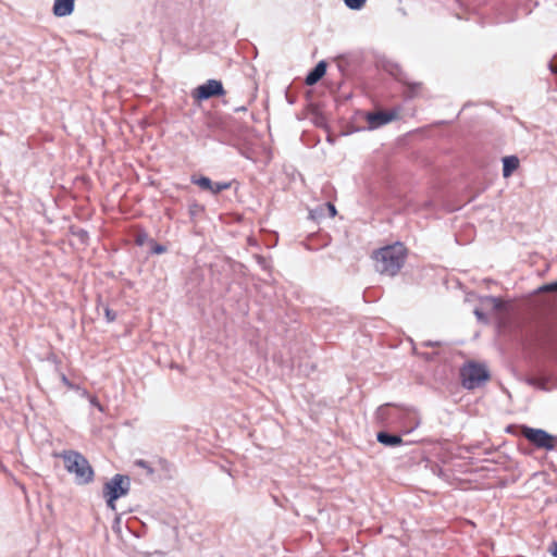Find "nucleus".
<instances>
[{
    "label": "nucleus",
    "mask_w": 557,
    "mask_h": 557,
    "mask_svg": "<svg viewBox=\"0 0 557 557\" xmlns=\"http://www.w3.org/2000/svg\"><path fill=\"white\" fill-rule=\"evenodd\" d=\"M406 258L407 249L399 242L381 247L372 253L375 271L387 276H395L404 267Z\"/></svg>",
    "instance_id": "obj_1"
},
{
    "label": "nucleus",
    "mask_w": 557,
    "mask_h": 557,
    "mask_svg": "<svg viewBox=\"0 0 557 557\" xmlns=\"http://www.w3.org/2000/svg\"><path fill=\"white\" fill-rule=\"evenodd\" d=\"M59 456L63 459L66 471L74 475L77 484H88L94 480V470L81 453L64 450Z\"/></svg>",
    "instance_id": "obj_2"
},
{
    "label": "nucleus",
    "mask_w": 557,
    "mask_h": 557,
    "mask_svg": "<svg viewBox=\"0 0 557 557\" xmlns=\"http://www.w3.org/2000/svg\"><path fill=\"white\" fill-rule=\"evenodd\" d=\"M131 488V480L127 475L115 474L103 486V497L107 506L112 510H116V499L128 494Z\"/></svg>",
    "instance_id": "obj_3"
},
{
    "label": "nucleus",
    "mask_w": 557,
    "mask_h": 557,
    "mask_svg": "<svg viewBox=\"0 0 557 557\" xmlns=\"http://www.w3.org/2000/svg\"><path fill=\"white\" fill-rule=\"evenodd\" d=\"M462 386L467 389H474L490 379V372L484 364L468 362L460 370Z\"/></svg>",
    "instance_id": "obj_4"
},
{
    "label": "nucleus",
    "mask_w": 557,
    "mask_h": 557,
    "mask_svg": "<svg viewBox=\"0 0 557 557\" xmlns=\"http://www.w3.org/2000/svg\"><path fill=\"white\" fill-rule=\"evenodd\" d=\"M524 437L540 448L554 449L553 436L542 429L524 428Z\"/></svg>",
    "instance_id": "obj_5"
},
{
    "label": "nucleus",
    "mask_w": 557,
    "mask_h": 557,
    "mask_svg": "<svg viewBox=\"0 0 557 557\" xmlns=\"http://www.w3.org/2000/svg\"><path fill=\"white\" fill-rule=\"evenodd\" d=\"M222 95H224L223 85L216 79H209L196 89V98L198 100H206L212 96Z\"/></svg>",
    "instance_id": "obj_6"
},
{
    "label": "nucleus",
    "mask_w": 557,
    "mask_h": 557,
    "mask_svg": "<svg viewBox=\"0 0 557 557\" xmlns=\"http://www.w3.org/2000/svg\"><path fill=\"white\" fill-rule=\"evenodd\" d=\"M397 112H374V113H368L366 119L368 121V128L369 129H375L379 128L393 120L397 117Z\"/></svg>",
    "instance_id": "obj_7"
},
{
    "label": "nucleus",
    "mask_w": 557,
    "mask_h": 557,
    "mask_svg": "<svg viewBox=\"0 0 557 557\" xmlns=\"http://www.w3.org/2000/svg\"><path fill=\"white\" fill-rule=\"evenodd\" d=\"M75 7V0H54L53 14L57 17H64L72 14Z\"/></svg>",
    "instance_id": "obj_8"
},
{
    "label": "nucleus",
    "mask_w": 557,
    "mask_h": 557,
    "mask_svg": "<svg viewBox=\"0 0 557 557\" xmlns=\"http://www.w3.org/2000/svg\"><path fill=\"white\" fill-rule=\"evenodd\" d=\"M326 72V63L324 61H320L314 69L308 73L306 77V84L311 86L319 82Z\"/></svg>",
    "instance_id": "obj_9"
},
{
    "label": "nucleus",
    "mask_w": 557,
    "mask_h": 557,
    "mask_svg": "<svg viewBox=\"0 0 557 557\" xmlns=\"http://www.w3.org/2000/svg\"><path fill=\"white\" fill-rule=\"evenodd\" d=\"M519 166V159L516 156H508L503 159V176L509 177Z\"/></svg>",
    "instance_id": "obj_10"
},
{
    "label": "nucleus",
    "mask_w": 557,
    "mask_h": 557,
    "mask_svg": "<svg viewBox=\"0 0 557 557\" xmlns=\"http://www.w3.org/2000/svg\"><path fill=\"white\" fill-rule=\"evenodd\" d=\"M376 440L379 443L385 446H398L403 443V440L398 435L388 434L385 432L377 433Z\"/></svg>",
    "instance_id": "obj_11"
},
{
    "label": "nucleus",
    "mask_w": 557,
    "mask_h": 557,
    "mask_svg": "<svg viewBox=\"0 0 557 557\" xmlns=\"http://www.w3.org/2000/svg\"><path fill=\"white\" fill-rule=\"evenodd\" d=\"M527 384H529L530 386H533L537 389H541V391H544V392H548L550 391V388L547 386V382L548 380L547 379H536V377H529L525 380Z\"/></svg>",
    "instance_id": "obj_12"
},
{
    "label": "nucleus",
    "mask_w": 557,
    "mask_h": 557,
    "mask_svg": "<svg viewBox=\"0 0 557 557\" xmlns=\"http://www.w3.org/2000/svg\"><path fill=\"white\" fill-rule=\"evenodd\" d=\"M481 301H482L483 307H485V308L493 307L494 309H499L502 306L500 300L498 298L492 297V296L484 297V298H482Z\"/></svg>",
    "instance_id": "obj_13"
},
{
    "label": "nucleus",
    "mask_w": 557,
    "mask_h": 557,
    "mask_svg": "<svg viewBox=\"0 0 557 557\" xmlns=\"http://www.w3.org/2000/svg\"><path fill=\"white\" fill-rule=\"evenodd\" d=\"M193 183L198 185L200 188L209 190L212 188V182L209 177L201 176L199 178H193Z\"/></svg>",
    "instance_id": "obj_14"
},
{
    "label": "nucleus",
    "mask_w": 557,
    "mask_h": 557,
    "mask_svg": "<svg viewBox=\"0 0 557 557\" xmlns=\"http://www.w3.org/2000/svg\"><path fill=\"white\" fill-rule=\"evenodd\" d=\"M367 0H344L345 5L350 10H360Z\"/></svg>",
    "instance_id": "obj_15"
},
{
    "label": "nucleus",
    "mask_w": 557,
    "mask_h": 557,
    "mask_svg": "<svg viewBox=\"0 0 557 557\" xmlns=\"http://www.w3.org/2000/svg\"><path fill=\"white\" fill-rule=\"evenodd\" d=\"M231 184L230 183H212V188L210 189V191L214 195L219 194L220 191L222 190H225L227 188H230Z\"/></svg>",
    "instance_id": "obj_16"
},
{
    "label": "nucleus",
    "mask_w": 557,
    "mask_h": 557,
    "mask_svg": "<svg viewBox=\"0 0 557 557\" xmlns=\"http://www.w3.org/2000/svg\"><path fill=\"white\" fill-rule=\"evenodd\" d=\"M537 290L541 292V293L556 292L557 290V281L553 282V283H549V284L542 285V286L539 287Z\"/></svg>",
    "instance_id": "obj_17"
},
{
    "label": "nucleus",
    "mask_w": 557,
    "mask_h": 557,
    "mask_svg": "<svg viewBox=\"0 0 557 557\" xmlns=\"http://www.w3.org/2000/svg\"><path fill=\"white\" fill-rule=\"evenodd\" d=\"M104 314L108 322H113L116 318L114 311H112L108 306L104 307Z\"/></svg>",
    "instance_id": "obj_18"
},
{
    "label": "nucleus",
    "mask_w": 557,
    "mask_h": 557,
    "mask_svg": "<svg viewBox=\"0 0 557 557\" xmlns=\"http://www.w3.org/2000/svg\"><path fill=\"white\" fill-rule=\"evenodd\" d=\"M136 466H138V467H140V468H143V469L147 470V472H148L149 474H152V473H153L152 468H151V467H150V466H149L145 460H141V459H140V460H137V461H136Z\"/></svg>",
    "instance_id": "obj_19"
},
{
    "label": "nucleus",
    "mask_w": 557,
    "mask_h": 557,
    "mask_svg": "<svg viewBox=\"0 0 557 557\" xmlns=\"http://www.w3.org/2000/svg\"><path fill=\"white\" fill-rule=\"evenodd\" d=\"M88 400L91 406L96 407L101 412L103 411V407L101 406V404L98 401V399L95 396H90Z\"/></svg>",
    "instance_id": "obj_20"
},
{
    "label": "nucleus",
    "mask_w": 557,
    "mask_h": 557,
    "mask_svg": "<svg viewBox=\"0 0 557 557\" xmlns=\"http://www.w3.org/2000/svg\"><path fill=\"white\" fill-rule=\"evenodd\" d=\"M474 314L480 322L487 323L485 314L480 309H474Z\"/></svg>",
    "instance_id": "obj_21"
},
{
    "label": "nucleus",
    "mask_w": 557,
    "mask_h": 557,
    "mask_svg": "<svg viewBox=\"0 0 557 557\" xmlns=\"http://www.w3.org/2000/svg\"><path fill=\"white\" fill-rule=\"evenodd\" d=\"M324 207L329 211L331 218H334L336 215V208L333 203L327 202L324 205Z\"/></svg>",
    "instance_id": "obj_22"
},
{
    "label": "nucleus",
    "mask_w": 557,
    "mask_h": 557,
    "mask_svg": "<svg viewBox=\"0 0 557 557\" xmlns=\"http://www.w3.org/2000/svg\"><path fill=\"white\" fill-rule=\"evenodd\" d=\"M61 381L69 388H71V389H78V386H75L73 383H71L69 381V379L66 377V375L62 374Z\"/></svg>",
    "instance_id": "obj_23"
},
{
    "label": "nucleus",
    "mask_w": 557,
    "mask_h": 557,
    "mask_svg": "<svg viewBox=\"0 0 557 557\" xmlns=\"http://www.w3.org/2000/svg\"><path fill=\"white\" fill-rule=\"evenodd\" d=\"M549 553L554 556V557H557V542H553L550 547H549Z\"/></svg>",
    "instance_id": "obj_24"
},
{
    "label": "nucleus",
    "mask_w": 557,
    "mask_h": 557,
    "mask_svg": "<svg viewBox=\"0 0 557 557\" xmlns=\"http://www.w3.org/2000/svg\"><path fill=\"white\" fill-rule=\"evenodd\" d=\"M152 251H153L154 253H162V252H164V251H165V248H164L163 246H161V245H156V246L153 247Z\"/></svg>",
    "instance_id": "obj_25"
},
{
    "label": "nucleus",
    "mask_w": 557,
    "mask_h": 557,
    "mask_svg": "<svg viewBox=\"0 0 557 557\" xmlns=\"http://www.w3.org/2000/svg\"><path fill=\"white\" fill-rule=\"evenodd\" d=\"M77 391H79V392H81L82 397H85V398H87V399H89V397L91 396V395H90V394H89L85 388H81V387H78V389H77Z\"/></svg>",
    "instance_id": "obj_26"
},
{
    "label": "nucleus",
    "mask_w": 557,
    "mask_h": 557,
    "mask_svg": "<svg viewBox=\"0 0 557 557\" xmlns=\"http://www.w3.org/2000/svg\"><path fill=\"white\" fill-rule=\"evenodd\" d=\"M145 239H146V235L144 234V235H139L137 237L136 242H137L138 245H143Z\"/></svg>",
    "instance_id": "obj_27"
}]
</instances>
